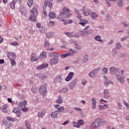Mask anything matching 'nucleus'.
Segmentation results:
<instances>
[{
    "mask_svg": "<svg viewBox=\"0 0 129 129\" xmlns=\"http://www.w3.org/2000/svg\"><path fill=\"white\" fill-rule=\"evenodd\" d=\"M118 108L120 110H122L123 108H122V105H121V103H118Z\"/></svg>",
    "mask_w": 129,
    "mask_h": 129,
    "instance_id": "obj_53",
    "label": "nucleus"
},
{
    "mask_svg": "<svg viewBox=\"0 0 129 129\" xmlns=\"http://www.w3.org/2000/svg\"><path fill=\"white\" fill-rule=\"evenodd\" d=\"M54 106L55 108H56L57 109V110L56 111H58L59 114L60 112H64V111L65 110V108H64V107H59V105H54Z\"/></svg>",
    "mask_w": 129,
    "mask_h": 129,
    "instance_id": "obj_11",
    "label": "nucleus"
},
{
    "mask_svg": "<svg viewBox=\"0 0 129 129\" xmlns=\"http://www.w3.org/2000/svg\"><path fill=\"white\" fill-rule=\"evenodd\" d=\"M39 92L41 95H45L47 93V86L45 84L40 86Z\"/></svg>",
    "mask_w": 129,
    "mask_h": 129,
    "instance_id": "obj_5",
    "label": "nucleus"
},
{
    "mask_svg": "<svg viewBox=\"0 0 129 129\" xmlns=\"http://www.w3.org/2000/svg\"><path fill=\"white\" fill-rule=\"evenodd\" d=\"M38 10L37 8H33L32 10H31V16L29 19V21H31L32 22H36V17H37L38 15Z\"/></svg>",
    "mask_w": 129,
    "mask_h": 129,
    "instance_id": "obj_2",
    "label": "nucleus"
},
{
    "mask_svg": "<svg viewBox=\"0 0 129 129\" xmlns=\"http://www.w3.org/2000/svg\"><path fill=\"white\" fill-rule=\"evenodd\" d=\"M47 57V55L45 51H42L39 55V59L40 60H43V59H45Z\"/></svg>",
    "mask_w": 129,
    "mask_h": 129,
    "instance_id": "obj_23",
    "label": "nucleus"
},
{
    "mask_svg": "<svg viewBox=\"0 0 129 129\" xmlns=\"http://www.w3.org/2000/svg\"><path fill=\"white\" fill-rule=\"evenodd\" d=\"M99 109L100 110H101L102 109H106L108 107V104H105L104 105H99L98 106Z\"/></svg>",
    "mask_w": 129,
    "mask_h": 129,
    "instance_id": "obj_28",
    "label": "nucleus"
},
{
    "mask_svg": "<svg viewBox=\"0 0 129 129\" xmlns=\"http://www.w3.org/2000/svg\"><path fill=\"white\" fill-rule=\"evenodd\" d=\"M108 84H113V82L111 81L110 80H106L104 83V85L105 86H108Z\"/></svg>",
    "mask_w": 129,
    "mask_h": 129,
    "instance_id": "obj_33",
    "label": "nucleus"
},
{
    "mask_svg": "<svg viewBox=\"0 0 129 129\" xmlns=\"http://www.w3.org/2000/svg\"><path fill=\"white\" fill-rule=\"evenodd\" d=\"M31 91L33 92V93H36L37 92V89L35 87H33L31 88Z\"/></svg>",
    "mask_w": 129,
    "mask_h": 129,
    "instance_id": "obj_55",
    "label": "nucleus"
},
{
    "mask_svg": "<svg viewBox=\"0 0 129 129\" xmlns=\"http://www.w3.org/2000/svg\"><path fill=\"white\" fill-rule=\"evenodd\" d=\"M117 5L119 8H122L123 7V0H118Z\"/></svg>",
    "mask_w": 129,
    "mask_h": 129,
    "instance_id": "obj_38",
    "label": "nucleus"
},
{
    "mask_svg": "<svg viewBox=\"0 0 129 129\" xmlns=\"http://www.w3.org/2000/svg\"><path fill=\"white\" fill-rule=\"evenodd\" d=\"M104 74H106L108 71V69L106 68H104L102 69Z\"/></svg>",
    "mask_w": 129,
    "mask_h": 129,
    "instance_id": "obj_56",
    "label": "nucleus"
},
{
    "mask_svg": "<svg viewBox=\"0 0 129 129\" xmlns=\"http://www.w3.org/2000/svg\"><path fill=\"white\" fill-rule=\"evenodd\" d=\"M89 23V21L85 19H82L80 21L79 24L84 27L86 24H88Z\"/></svg>",
    "mask_w": 129,
    "mask_h": 129,
    "instance_id": "obj_18",
    "label": "nucleus"
},
{
    "mask_svg": "<svg viewBox=\"0 0 129 129\" xmlns=\"http://www.w3.org/2000/svg\"><path fill=\"white\" fill-rule=\"evenodd\" d=\"M56 103H58V104H61L63 103V99L62 98V96L61 95H59L58 97V99L56 101Z\"/></svg>",
    "mask_w": 129,
    "mask_h": 129,
    "instance_id": "obj_29",
    "label": "nucleus"
},
{
    "mask_svg": "<svg viewBox=\"0 0 129 129\" xmlns=\"http://www.w3.org/2000/svg\"><path fill=\"white\" fill-rule=\"evenodd\" d=\"M91 101L92 104H96V103H97V101H96V99H95V98H93Z\"/></svg>",
    "mask_w": 129,
    "mask_h": 129,
    "instance_id": "obj_52",
    "label": "nucleus"
},
{
    "mask_svg": "<svg viewBox=\"0 0 129 129\" xmlns=\"http://www.w3.org/2000/svg\"><path fill=\"white\" fill-rule=\"evenodd\" d=\"M70 55H71V53L68 52L63 54H61L60 56L61 58H62V59H64V58H66L67 57H69Z\"/></svg>",
    "mask_w": 129,
    "mask_h": 129,
    "instance_id": "obj_31",
    "label": "nucleus"
},
{
    "mask_svg": "<svg viewBox=\"0 0 129 129\" xmlns=\"http://www.w3.org/2000/svg\"><path fill=\"white\" fill-rule=\"evenodd\" d=\"M59 62V58L58 57H53V58H51L50 61L49 63L50 65H56V64H58V62Z\"/></svg>",
    "mask_w": 129,
    "mask_h": 129,
    "instance_id": "obj_10",
    "label": "nucleus"
},
{
    "mask_svg": "<svg viewBox=\"0 0 129 129\" xmlns=\"http://www.w3.org/2000/svg\"><path fill=\"white\" fill-rule=\"evenodd\" d=\"M48 16L49 20H53V19H55V18H56V14H55V13L53 12H50Z\"/></svg>",
    "mask_w": 129,
    "mask_h": 129,
    "instance_id": "obj_24",
    "label": "nucleus"
},
{
    "mask_svg": "<svg viewBox=\"0 0 129 129\" xmlns=\"http://www.w3.org/2000/svg\"><path fill=\"white\" fill-rule=\"evenodd\" d=\"M97 73H98L97 72H95V71L93 70L89 73V77L90 78H95V77H96V75H97Z\"/></svg>",
    "mask_w": 129,
    "mask_h": 129,
    "instance_id": "obj_15",
    "label": "nucleus"
},
{
    "mask_svg": "<svg viewBox=\"0 0 129 129\" xmlns=\"http://www.w3.org/2000/svg\"><path fill=\"white\" fill-rule=\"evenodd\" d=\"M8 58H10V60L11 62V66H15V65H16V61H15V59L13 58H11V57H9L8 56Z\"/></svg>",
    "mask_w": 129,
    "mask_h": 129,
    "instance_id": "obj_44",
    "label": "nucleus"
},
{
    "mask_svg": "<svg viewBox=\"0 0 129 129\" xmlns=\"http://www.w3.org/2000/svg\"><path fill=\"white\" fill-rule=\"evenodd\" d=\"M91 17L93 20H95L98 16L96 13L92 12L91 13Z\"/></svg>",
    "mask_w": 129,
    "mask_h": 129,
    "instance_id": "obj_41",
    "label": "nucleus"
},
{
    "mask_svg": "<svg viewBox=\"0 0 129 129\" xmlns=\"http://www.w3.org/2000/svg\"><path fill=\"white\" fill-rule=\"evenodd\" d=\"M59 92L61 93H67V92H68V88H63L60 90H59Z\"/></svg>",
    "mask_w": 129,
    "mask_h": 129,
    "instance_id": "obj_42",
    "label": "nucleus"
},
{
    "mask_svg": "<svg viewBox=\"0 0 129 129\" xmlns=\"http://www.w3.org/2000/svg\"><path fill=\"white\" fill-rule=\"evenodd\" d=\"M59 18L61 22H65V13L60 12L59 15Z\"/></svg>",
    "mask_w": 129,
    "mask_h": 129,
    "instance_id": "obj_19",
    "label": "nucleus"
},
{
    "mask_svg": "<svg viewBox=\"0 0 129 129\" xmlns=\"http://www.w3.org/2000/svg\"><path fill=\"white\" fill-rule=\"evenodd\" d=\"M63 77V74H60L58 76H57L54 79L55 83H59V82H61L62 81Z\"/></svg>",
    "mask_w": 129,
    "mask_h": 129,
    "instance_id": "obj_12",
    "label": "nucleus"
},
{
    "mask_svg": "<svg viewBox=\"0 0 129 129\" xmlns=\"http://www.w3.org/2000/svg\"><path fill=\"white\" fill-rule=\"evenodd\" d=\"M65 35H67V36H68V37H77V38H79V35L77 33H70L69 32H65Z\"/></svg>",
    "mask_w": 129,
    "mask_h": 129,
    "instance_id": "obj_20",
    "label": "nucleus"
},
{
    "mask_svg": "<svg viewBox=\"0 0 129 129\" xmlns=\"http://www.w3.org/2000/svg\"><path fill=\"white\" fill-rule=\"evenodd\" d=\"M73 124L75 127H77L78 128H79V127H80L78 122H77L76 121H73Z\"/></svg>",
    "mask_w": 129,
    "mask_h": 129,
    "instance_id": "obj_46",
    "label": "nucleus"
},
{
    "mask_svg": "<svg viewBox=\"0 0 129 129\" xmlns=\"http://www.w3.org/2000/svg\"><path fill=\"white\" fill-rule=\"evenodd\" d=\"M45 113H46V110H42L41 112H39L38 113L37 116L38 117H43V116L45 115Z\"/></svg>",
    "mask_w": 129,
    "mask_h": 129,
    "instance_id": "obj_32",
    "label": "nucleus"
},
{
    "mask_svg": "<svg viewBox=\"0 0 129 129\" xmlns=\"http://www.w3.org/2000/svg\"><path fill=\"white\" fill-rule=\"evenodd\" d=\"M95 41H96V42H99V43H103L104 40L103 39H102L101 38V36H100V35H96L94 38Z\"/></svg>",
    "mask_w": 129,
    "mask_h": 129,
    "instance_id": "obj_16",
    "label": "nucleus"
},
{
    "mask_svg": "<svg viewBox=\"0 0 129 129\" xmlns=\"http://www.w3.org/2000/svg\"><path fill=\"white\" fill-rule=\"evenodd\" d=\"M59 114H60L58 113V111H57V110H56V111H54L52 112L51 113V116L53 118H56L58 117V115H59Z\"/></svg>",
    "mask_w": 129,
    "mask_h": 129,
    "instance_id": "obj_22",
    "label": "nucleus"
},
{
    "mask_svg": "<svg viewBox=\"0 0 129 129\" xmlns=\"http://www.w3.org/2000/svg\"><path fill=\"white\" fill-rule=\"evenodd\" d=\"M116 53H117V50L116 48H115L112 50V55L115 56V55H116Z\"/></svg>",
    "mask_w": 129,
    "mask_h": 129,
    "instance_id": "obj_54",
    "label": "nucleus"
},
{
    "mask_svg": "<svg viewBox=\"0 0 129 129\" xmlns=\"http://www.w3.org/2000/svg\"><path fill=\"white\" fill-rule=\"evenodd\" d=\"M37 76L39 79H41V80H43V79H46V78H47V76L43 74H38Z\"/></svg>",
    "mask_w": 129,
    "mask_h": 129,
    "instance_id": "obj_25",
    "label": "nucleus"
},
{
    "mask_svg": "<svg viewBox=\"0 0 129 129\" xmlns=\"http://www.w3.org/2000/svg\"><path fill=\"white\" fill-rule=\"evenodd\" d=\"M69 52H70V53H71V54H76V53H77V50H73V49L71 48L69 49Z\"/></svg>",
    "mask_w": 129,
    "mask_h": 129,
    "instance_id": "obj_51",
    "label": "nucleus"
},
{
    "mask_svg": "<svg viewBox=\"0 0 129 129\" xmlns=\"http://www.w3.org/2000/svg\"><path fill=\"white\" fill-rule=\"evenodd\" d=\"M84 31H86L87 33V34L90 35L92 33H93V30L91 29H90V26H86L84 29Z\"/></svg>",
    "mask_w": 129,
    "mask_h": 129,
    "instance_id": "obj_17",
    "label": "nucleus"
},
{
    "mask_svg": "<svg viewBox=\"0 0 129 129\" xmlns=\"http://www.w3.org/2000/svg\"><path fill=\"white\" fill-rule=\"evenodd\" d=\"M110 74H113L114 72H119V68L111 67L109 69Z\"/></svg>",
    "mask_w": 129,
    "mask_h": 129,
    "instance_id": "obj_14",
    "label": "nucleus"
},
{
    "mask_svg": "<svg viewBox=\"0 0 129 129\" xmlns=\"http://www.w3.org/2000/svg\"><path fill=\"white\" fill-rule=\"evenodd\" d=\"M48 66H49L48 63H42L36 67V70H42V69H44V68H47Z\"/></svg>",
    "mask_w": 129,
    "mask_h": 129,
    "instance_id": "obj_13",
    "label": "nucleus"
},
{
    "mask_svg": "<svg viewBox=\"0 0 129 129\" xmlns=\"http://www.w3.org/2000/svg\"><path fill=\"white\" fill-rule=\"evenodd\" d=\"M103 93H104V98H105V99H109V95H108V93H109V91H108V90L106 89L104 90L103 91Z\"/></svg>",
    "mask_w": 129,
    "mask_h": 129,
    "instance_id": "obj_21",
    "label": "nucleus"
},
{
    "mask_svg": "<svg viewBox=\"0 0 129 129\" xmlns=\"http://www.w3.org/2000/svg\"><path fill=\"white\" fill-rule=\"evenodd\" d=\"M123 104H124V105H125L126 107H127V108L129 107V104L127 103V102H126L125 101H124L123 102Z\"/></svg>",
    "mask_w": 129,
    "mask_h": 129,
    "instance_id": "obj_64",
    "label": "nucleus"
},
{
    "mask_svg": "<svg viewBox=\"0 0 129 129\" xmlns=\"http://www.w3.org/2000/svg\"><path fill=\"white\" fill-rule=\"evenodd\" d=\"M88 32H86L84 31H81L79 32V35L81 36V37H84V36H87Z\"/></svg>",
    "mask_w": 129,
    "mask_h": 129,
    "instance_id": "obj_40",
    "label": "nucleus"
},
{
    "mask_svg": "<svg viewBox=\"0 0 129 129\" xmlns=\"http://www.w3.org/2000/svg\"><path fill=\"white\" fill-rule=\"evenodd\" d=\"M72 15V14L71 13H65V18L67 19L70 17H71Z\"/></svg>",
    "mask_w": 129,
    "mask_h": 129,
    "instance_id": "obj_58",
    "label": "nucleus"
},
{
    "mask_svg": "<svg viewBox=\"0 0 129 129\" xmlns=\"http://www.w3.org/2000/svg\"><path fill=\"white\" fill-rule=\"evenodd\" d=\"M62 11L63 13H68V12H69V9L67 8H62Z\"/></svg>",
    "mask_w": 129,
    "mask_h": 129,
    "instance_id": "obj_57",
    "label": "nucleus"
},
{
    "mask_svg": "<svg viewBox=\"0 0 129 129\" xmlns=\"http://www.w3.org/2000/svg\"><path fill=\"white\" fill-rule=\"evenodd\" d=\"M19 11L22 16H26L27 15V11L25 10L24 9L20 8Z\"/></svg>",
    "mask_w": 129,
    "mask_h": 129,
    "instance_id": "obj_39",
    "label": "nucleus"
},
{
    "mask_svg": "<svg viewBox=\"0 0 129 129\" xmlns=\"http://www.w3.org/2000/svg\"><path fill=\"white\" fill-rule=\"evenodd\" d=\"M49 25L52 27V26L55 25V22L54 21H49Z\"/></svg>",
    "mask_w": 129,
    "mask_h": 129,
    "instance_id": "obj_63",
    "label": "nucleus"
},
{
    "mask_svg": "<svg viewBox=\"0 0 129 129\" xmlns=\"http://www.w3.org/2000/svg\"><path fill=\"white\" fill-rule=\"evenodd\" d=\"M78 122L79 123V126H80V125H83V124H84V120H83V119H80L78 121Z\"/></svg>",
    "mask_w": 129,
    "mask_h": 129,
    "instance_id": "obj_47",
    "label": "nucleus"
},
{
    "mask_svg": "<svg viewBox=\"0 0 129 129\" xmlns=\"http://www.w3.org/2000/svg\"><path fill=\"white\" fill-rule=\"evenodd\" d=\"M10 44L12 46H19V43H18L17 41H13Z\"/></svg>",
    "mask_w": 129,
    "mask_h": 129,
    "instance_id": "obj_50",
    "label": "nucleus"
},
{
    "mask_svg": "<svg viewBox=\"0 0 129 129\" xmlns=\"http://www.w3.org/2000/svg\"><path fill=\"white\" fill-rule=\"evenodd\" d=\"M6 119L10 120V121H18L19 120L16 118H13L11 117L7 116Z\"/></svg>",
    "mask_w": 129,
    "mask_h": 129,
    "instance_id": "obj_36",
    "label": "nucleus"
},
{
    "mask_svg": "<svg viewBox=\"0 0 129 129\" xmlns=\"http://www.w3.org/2000/svg\"><path fill=\"white\" fill-rule=\"evenodd\" d=\"M89 57V56L88 55L85 54L84 55L83 59H82V62L83 63H87L88 61V58Z\"/></svg>",
    "mask_w": 129,
    "mask_h": 129,
    "instance_id": "obj_30",
    "label": "nucleus"
},
{
    "mask_svg": "<svg viewBox=\"0 0 129 129\" xmlns=\"http://www.w3.org/2000/svg\"><path fill=\"white\" fill-rule=\"evenodd\" d=\"M75 48H76V49H77V50H81V46L79 45H77L76 46H75Z\"/></svg>",
    "mask_w": 129,
    "mask_h": 129,
    "instance_id": "obj_62",
    "label": "nucleus"
},
{
    "mask_svg": "<svg viewBox=\"0 0 129 129\" xmlns=\"http://www.w3.org/2000/svg\"><path fill=\"white\" fill-rule=\"evenodd\" d=\"M121 48V44H120V43L117 42L116 43V48L115 49H119Z\"/></svg>",
    "mask_w": 129,
    "mask_h": 129,
    "instance_id": "obj_49",
    "label": "nucleus"
},
{
    "mask_svg": "<svg viewBox=\"0 0 129 129\" xmlns=\"http://www.w3.org/2000/svg\"><path fill=\"white\" fill-rule=\"evenodd\" d=\"M77 82H78V80L77 79H75L72 82L70 83L69 89L72 90L73 88H75L77 85Z\"/></svg>",
    "mask_w": 129,
    "mask_h": 129,
    "instance_id": "obj_6",
    "label": "nucleus"
},
{
    "mask_svg": "<svg viewBox=\"0 0 129 129\" xmlns=\"http://www.w3.org/2000/svg\"><path fill=\"white\" fill-rule=\"evenodd\" d=\"M123 73H124V70L120 71V74H116L115 75V78L116 80L119 82V83H121V84H123L124 83V81L125 80V77L122 76L123 75Z\"/></svg>",
    "mask_w": 129,
    "mask_h": 129,
    "instance_id": "obj_1",
    "label": "nucleus"
},
{
    "mask_svg": "<svg viewBox=\"0 0 129 129\" xmlns=\"http://www.w3.org/2000/svg\"><path fill=\"white\" fill-rule=\"evenodd\" d=\"M101 120L100 118L96 119L95 121L91 124V127L93 128H97V127H99L101 124Z\"/></svg>",
    "mask_w": 129,
    "mask_h": 129,
    "instance_id": "obj_4",
    "label": "nucleus"
},
{
    "mask_svg": "<svg viewBox=\"0 0 129 129\" xmlns=\"http://www.w3.org/2000/svg\"><path fill=\"white\" fill-rule=\"evenodd\" d=\"M27 4V6H28L29 8H31V7H32L34 4V0H28Z\"/></svg>",
    "mask_w": 129,
    "mask_h": 129,
    "instance_id": "obj_43",
    "label": "nucleus"
},
{
    "mask_svg": "<svg viewBox=\"0 0 129 129\" xmlns=\"http://www.w3.org/2000/svg\"><path fill=\"white\" fill-rule=\"evenodd\" d=\"M52 0H45L44 1V5L43 7V9H46L47 7H48L50 9L53 7V4H52Z\"/></svg>",
    "mask_w": 129,
    "mask_h": 129,
    "instance_id": "obj_7",
    "label": "nucleus"
},
{
    "mask_svg": "<svg viewBox=\"0 0 129 129\" xmlns=\"http://www.w3.org/2000/svg\"><path fill=\"white\" fill-rule=\"evenodd\" d=\"M45 35L47 37V38H48V39H50V38H51V37H52V34H51V33H50V32H49L48 33H46Z\"/></svg>",
    "mask_w": 129,
    "mask_h": 129,
    "instance_id": "obj_60",
    "label": "nucleus"
},
{
    "mask_svg": "<svg viewBox=\"0 0 129 129\" xmlns=\"http://www.w3.org/2000/svg\"><path fill=\"white\" fill-rule=\"evenodd\" d=\"M16 4H17V0H13L10 4V7L12 10L16 9Z\"/></svg>",
    "mask_w": 129,
    "mask_h": 129,
    "instance_id": "obj_27",
    "label": "nucleus"
},
{
    "mask_svg": "<svg viewBox=\"0 0 129 129\" xmlns=\"http://www.w3.org/2000/svg\"><path fill=\"white\" fill-rule=\"evenodd\" d=\"M3 124L4 125H7V124H11V122L10 121H7L6 119H4L3 120Z\"/></svg>",
    "mask_w": 129,
    "mask_h": 129,
    "instance_id": "obj_48",
    "label": "nucleus"
},
{
    "mask_svg": "<svg viewBox=\"0 0 129 129\" xmlns=\"http://www.w3.org/2000/svg\"><path fill=\"white\" fill-rule=\"evenodd\" d=\"M24 123L27 129H32V128H31V124L29 123L28 121L25 120Z\"/></svg>",
    "mask_w": 129,
    "mask_h": 129,
    "instance_id": "obj_37",
    "label": "nucleus"
},
{
    "mask_svg": "<svg viewBox=\"0 0 129 129\" xmlns=\"http://www.w3.org/2000/svg\"><path fill=\"white\" fill-rule=\"evenodd\" d=\"M90 13H91V10H90L89 9L86 7H84L83 8V14L84 16L87 17L90 15Z\"/></svg>",
    "mask_w": 129,
    "mask_h": 129,
    "instance_id": "obj_8",
    "label": "nucleus"
},
{
    "mask_svg": "<svg viewBox=\"0 0 129 129\" xmlns=\"http://www.w3.org/2000/svg\"><path fill=\"white\" fill-rule=\"evenodd\" d=\"M92 109L93 110L96 109V104H92Z\"/></svg>",
    "mask_w": 129,
    "mask_h": 129,
    "instance_id": "obj_61",
    "label": "nucleus"
},
{
    "mask_svg": "<svg viewBox=\"0 0 129 129\" xmlns=\"http://www.w3.org/2000/svg\"><path fill=\"white\" fill-rule=\"evenodd\" d=\"M111 20V16H110L109 14H106V21H107V22H110Z\"/></svg>",
    "mask_w": 129,
    "mask_h": 129,
    "instance_id": "obj_45",
    "label": "nucleus"
},
{
    "mask_svg": "<svg viewBox=\"0 0 129 129\" xmlns=\"http://www.w3.org/2000/svg\"><path fill=\"white\" fill-rule=\"evenodd\" d=\"M22 115V112L21 111H18V112L16 113V116L18 117H20Z\"/></svg>",
    "mask_w": 129,
    "mask_h": 129,
    "instance_id": "obj_59",
    "label": "nucleus"
},
{
    "mask_svg": "<svg viewBox=\"0 0 129 129\" xmlns=\"http://www.w3.org/2000/svg\"><path fill=\"white\" fill-rule=\"evenodd\" d=\"M35 55V53H32L31 54V62H36L39 60L38 58H35L34 56ZM35 58V59H34V58Z\"/></svg>",
    "mask_w": 129,
    "mask_h": 129,
    "instance_id": "obj_35",
    "label": "nucleus"
},
{
    "mask_svg": "<svg viewBox=\"0 0 129 129\" xmlns=\"http://www.w3.org/2000/svg\"><path fill=\"white\" fill-rule=\"evenodd\" d=\"M74 75H75L74 73L73 72L69 73L68 76L65 79V81H66V82H69V81H71L73 77H74Z\"/></svg>",
    "mask_w": 129,
    "mask_h": 129,
    "instance_id": "obj_9",
    "label": "nucleus"
},
{
    "mask_svg": "<svg viewBox=\"0 0 129 129\" xmlns=\"http://www.w3.org/2000/svg\"><path fill=\"white\" fill-rule=\"evenodd\" d=\"M8 107V105H5L4 106H2L1 107V110L3 111V112L7 113L8 112V109L7 108Z\"/></svg>",
    "mask_w": 129,
    "mask_h": 129,
    "instance_id": "obj_34",
    "label": "nucleus"
},
{
    "mask_svg": "<svg viewBox=\"0 0 129 129\" xmlns=\"http://www.w3.org/2000/svg\"><path fill=\"white\" fill-rule=\"evenodd\" d=\"M26 105H27V101L26 100L23 101V102H20L18 103L19 107L21 109L23 112H27L29 110L28 108L26 107Z\"/></svg>",
    "mask_w": 129,
    "mask_h": 129,
    "instance_id": "obj_3",
    "label": "nucleus"
},
{
    "mask_svg": "<svg viewBox=\"0 0 129 129\" xmlns=\"http://www.w3.org/2000/svg\"><path fill=\"white\" fill-rule=\"evenodd\" d=\"M49 57H51L52 58V57H59V53L56 52H50L49 54Z\"/></svg>",
    "mask_w": 129,
    "mask_h": 129,
    "instance_id": "obj_26",
    "label": "nucleus"
}]
</instances>
